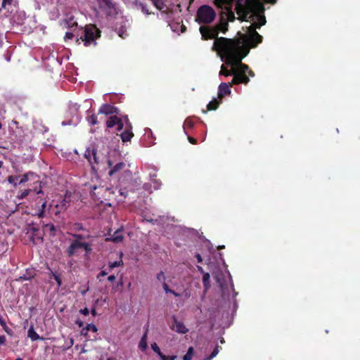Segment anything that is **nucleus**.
<instances>
[{
    "mask_svg": "<svg viewBox=\"0 0 360 360\" xmlns=\"http://www.w3.org/2000/svg\"><path fill=\"white\" fill-rule=\"evenodd\" d=\"M122 264H123V262H122V259H120V261H116V262H110L109 264V267L110 269H113V268L120 266H121Z\"/></svg>",
    "mask_w": 360,
    "mask_h": 360,
    "instance_id": "obj_32",
    "label": "nucleus"
},
{
    "mask_svg": "<svg viewBox=\"0 0 360 360\" xmlns=\"http://www.w3.org/2000/svg\"><path fill=\"white\" fill-rule=\"evenodd\" d=\"M196 258L198 262H200L202 261L201 255L200 254L196 255Z\"/></svg>",
    "mask_w": 360,
    "mask_h": 360,
    "instance_id": "obj_54",
    "label": "nucleus"
},
{
    "mask_svg": "<svg viewBox=\"0 0 360 360\" xmlns=\"http://www.w3.org/2000/svg\"><path fill=\"white\" fill-rule=\"evenodd\" d=\"M119 193L120 196L126 198L127 195V191L125 188H120Z\"/></svg>",
    "mask_w": 360,
    "mask_h": 360,
    "instance_id": "obj_40",
    "label": "nucleus"
},
{
    "mask_svg": "<svg viewBox=\"0 0 360 360\" xmlns=\"http://www.w3.org/2000/svg\"><path fill=\"white\" fill-rule=\"evenodd\" d=\"M77 323L79 325V327H82L83 325L82 322H77Z\"/></svg>",
    "mask_w": 360,
    "mask_h": 360,
    "instance_id": "obj_60",
    "label": "nucleus"
},
{
    "mask_svg": "<svg viewBox=\"0 0 360 360\" xmlns=\"http://www.w3.org/2000/svg\"><path fill=\"white\" fill-rule=\"evenodd\" d=\"M74 237L79 241V240H81L83 238V236L82 235H75Z\"/></svg>",
    "mask_w": 360,
    "mask_h": 360,
    "instance_id": "obj_50",
    "label": "nucleus"
},
{
    "mask_svg": "<svg viewBox=\"0 0 360 360\" xmlns=\"http://www.w3.org/2000/svg\"><path fill=\"white\" fill-rule=\"evenodd\" d=\"M124 123L126 125V130L120 134V136L123 142H127L131 140L133 136V133L131 132V124L127 117H124Z\"/></svg>",
    "mask_w": 360,
    "mask_h": 360,
    "instance_id": "obj_9",
    "label": "nucleus"
},
{
    "mask_svg": "<svg viewBox=\"0 0 360 360\" xmlns=\"http://www.w3.org/2000/svg\"><path fill=\"white\" fill-rule=\"evenodd\" d=\"M147 333H148V329L146 330L145 333L142 336V338L140 340L139 345V348L143 351L146 350L148 347Z\"/></svg>",
    "mask_w": 360,
    "mask_h": 360,
    "instance_id": "obj_21",
    "label": "nucleus"
},
{
    "mask_svg": "<svg viewBox=\"0 0 360 360\" xmlns=\"http://www.w3.org/2000/svg\"><path fill=\"white\" fill-rule=\"evenodd\" d=\"M216 14L214 9L209 6L204 5V24L212 22Z\"/></svg>",
    "mask_w": 360,
    "mask_h": 360,
    "instance_id": "obj_11",
    "label": "nucleus"
},
{
    "mask_svg": "<svg viewBox=\"0 0 360 360\" xmlns=\"http://www.w3.org/2000/svg\"><path fill=\"white\" fill-rule=\"evenodd\" d=\"M74 344V340L72 338H70L67 341H66V345L65 347H64V349H68L69 348H70Z\"/></svg>",
    "mask_w": 360,
    "mask_h": 360,
    "instance_id": "obj_34",
    "label": "nucleus"
},
{
    "mask_svg": "<svg viewBox=\"0 0 360 360\" xmlns=\"http://www.w3.org/2000/svg\"><path fill=\"white\" fill-rule=\"evenodd\" d=\"M195 21L200 25L199 32L202 37V6H200L198 9Z\"/></svg>",
    "mask_w": 360,
    "mask_h": 360,
    "instance_id": "obj_17",
    "label": "nucleus"
},
{
    "mask_svg": "<svg viewBox=\"0 0 360 360\" xmlns=\"http://www.w3.org/2000/svg\"><path fill=\"white\" fill-rule=\"evenodd\" d=\"M73 37V34L71 32H66L65 39H71Z\"/></svg>",
    "mask_w": 360,
    "mask_h": 360,
    "instance_id": "obj_46",
    "label": "nucleus"
},
{
    "mask_svg": "<svg viewBox=\"0 0 360 360\" xmlns=\"http://www.w3.org/2000/svg\"><path fill=\"white\" fill-rule=\"evenodd\" d=\"M79 312L85 316L88 315L89 314V310L88 308L82 309L79 311Z\"/></svg>",
    "mask_w": 360,
    "mask_h": 360,
    "instance_id": "obj_44",
    "label": "nucleus"
},
{
    "mask_svg": "<svg viewBox=\"0 0 360 360\" xmlns=\"http://www.w3.org/2000/svg\"><path fill=\"white\" fill-rule=\"evenodd\" d=\"M43 191L40 189L39 191H37V194H40V193H42Z\"/></svg>",
    "mask_w": 360,
    "mask_h": 360,
    "instance_id": "obj_61",
    "label": "nucleus"
},
{
    "mask_svg": "<svg viewBox=\"0 0 360 360\" xmlns=\"http://www.w3.org/2000/svg\"><path fill=\"white\" fill-rule=\"evenodd\" d=\"M250 82L248 76H243L242 75L238 74L233 77L231 82H221L218 88V98L220 100L228 94H231L230 88L234 84H247Z\"/></svg>",
    "mask_w": 360,
    "mask_h": 360,
    "instance_id": "obj_5",
    "label": "nucleus"
},
{
    "mask_svg": "<svg viewBox=\"0 0 360 360\" xmlns=\"http://www.w3.org/2000/svg\"><path fill=\"white\" fill-rule=\"evenodd\" d=\"M64 25L66 27H72L74 26H77V23L75 20L74 17L72 16H67V18L63 21Z\"/></svg>",
    "mask_w": 360,
    "mask_h": 360,
    "instance_id": "obj_22",
    "label": "nucleus"
},
{
    "mask_svg": "<svg viewBox=\"0 0 360 360\" xmlns=\"http://www.w3.org/2000/svg\"><path fill=\"white\" fill-rule=\"evenodd\" d=\"M13 0H3L1 6L3 8H5L7 5L11 4Z\"/></svg>",
    "mask_w": 360,
    "mask_h": 360,
    "instance_id": "obj_43",
    "label": "nucleus"
},
{
    "mask_svg": "<svg viewBox=\"0 0 360 360\" xmlns=\"http://www.w3.org/2000/svg\"><path fill=\"white\" fill-rule=\"evenodd\" d=\"M75 226H77V229L79 230L83 229V227L80 224H75Z\"/></svg>",
    "mask_w": 360,
    "mask_h": 360,
    "instance_id": "obj_56",
    "label": "nucleus"
},
{
    "mask_svg": "<svg viewBox=\"0 0 360 360\" xmlns=\"http://www.w3.org/2000/svg\"><path fill=\"white\" fill-rule=\"evenodd\" d=\"M229 18L230 20H233V19H234V13H231V14L229 16Z\"/></svg>",
    "mask_w": 360,
    "mask_h": 360,
    "instance_id": "obj_57",
    "label": "nucleus"
},
{
    "mask_svg": "<svg viewBox=\"0 0 360 360\" xmlns=\"http://www.w3.org/2000/svg\"><path fill=\"white\" fill-rule=\"evenodd\" d=\"M0 325L1 326H3L5 330L7 328L5 320L1 316H0Z\"/></svg>",
    "mask_w": 360,
    "mask_h": 360,
    "instance_id": "obj_45",
    "label": "nucleus"
},
{
    "mask_svg": "<svg viewBox=\"0 0 360 360\" xmlns=\"http://www.w3.org/2000/svg\"><path fill=\"white\" fill-rule=\"evenodd\" d=\"M80 248H84L86 253H89L91 250V247L88 243H82L78 241L77 240H75L74 242L72 243V244L69 247V256L74 255L77 252V250Z\"/></svg>",
    "mask_w": 360,
    "mask_h": 360,
    "instance_id": "obj_8",
    "label": "nucleus"
},
{
    "mask_svg": "<svg viewBox=\"0 0 360 360\" xmlns=\"http://www.w3.org/2000/svg\"><path fill=\"white\" fill-rule=\"evenodd\" d=\"M125 167V164L124 162H119L116 164L108 172L110 176H112L117 172L124 169Z\"/></svg>",
    "mask_w": 360,
    "mask_h": 360,
    "instance_id": "obj_19",
    "label": "nucleus"
},
{
    "mask_svg": "<svg viewBox=\"0 0 360 360\" xmlns=\"http://www.w3.org/2000/svg\"><path fill=\"white\" fill-rule=\"evenodd\" d=\"M219 348L221 347L219 345H215L212 353L209 356L204 357V360H211L212 358L216 356L219 352Z\"/></svg>",
    "mask_w": 360,
    "mask_h": 360,
    "instance_id": "obj_24",
    "label": "nucleus"
},
{
    "mask_svg": "<svg viewBox=\"0 0 360 360\" xmlns=\"http://www.w3.org/2000/svg\"><path fill=\"white\" fill-rule=\"evenodd\" d=\"M101 275L102 276H104L107 275V273L103 271H101Z\"/></svg>",
    "mask_w": 360,
    "mask_h": 360,
    "instance_id": "obj_59",
    "label": "nucleus"
},
{
    "mask_svg": "<svg viewBox=\"0 0 360 360\" xmlns=\"http://www.w3.org/2000/svg\"><path fill=\"white\" fill-rule=\"evenodd\" d=\"M214 44L225 57L226 65L231 67L229 70L222 65L219 75L226 77L233 75V77L238 74L248 77H255L254 72L249 66L242 63L243 58L248 54L249 50L244 48L239 40L220 37L216 39Z\"/></svg>",
    "mask_w": 360,
    "mask_h": 360,
    "instance_id": "obj_2",
    "label": "nucleus"
},
{
    "mask_svg": "<svg viewBox=\"0 0 360 360\" xmlns=\"http://www.w3.org/2000/svg\"><path fill=\"white\" fill-rule=\"evenodd\" d=\"M188 140L192 144H195L196 143V140L195 139L191 137V136H188Z\"/></svg>",
    "mask_w": 360,
    "mask_h": 360,
    "instance_id": "obj_47",
    "label": "nucleus"
},
{
    "mask_svg": "<svg viewBox=\"0 0 360 360\" xmlns=\"http://www.w3.org/2000/svg\"><path fill=\"white\" fill-rule=\"evenodd\" d=\"M117 131H121L124 126V123L122 121V120L120 119L119 122L117 123Z\"/></svg>",
    "mask_w": 360,
    "mask_h": 360,
    "instance_id": "obj_42",
    "label": "nucleus"
},
{
    "mask_svg": "<svg viewBox=\"0 0 360 360\" xmlns=\"http://www.w3.org/2000/svg\"><path fill=\"white\" fill-rule=\"evenodd\" d=\"M204 39H212L218 35L217 30H211L208 27L204 26Z\"/></svg>",
    "mask_w": 360,
    "mask_h": 360,
    "instance_id": "obj_14",
    "label": "nucleus"
},
{
    "mask_svg": "<svg viewBox=\"0 0 360 360\" xmlns=\"http://www.w3.org/2000/svg\"><path fill=\"white\" fill-rule=\"evenodd\" d=\"M2 167H3V162L0 161V168H1Z\"/></svg>",
    "mask_w": 360,
    "mask_h": 360,
    "instance_id": "obj_64",
    "label": "nucleus"
},
{
    "mask_svg": "<svg viewBox=\"0 0 360 360\" xmlns=\"http://www.w3.org/2000/svg\"><path fill=\"white\" fill-rule=\"evenodd\" d=\"M31 190L30 189H26V190H24L22 191V192H20V193L18 195V198L19 200H22L25 198H26L29 193H30Z\"/></svg>",
    "mask_w": 360,
    "mask_h": 360,
    "instance_id": "obj_29",
    "label": "nucleus"
},
{
    "mask_svg": "<svg viewBox=\"0 0 360 360\" xmlns=\"http://www.w3.org/2000/svg\"><path fill=\"white\" fill-rule=\"evenodd\" d=\"M141 6V11L143 13H145L146 15H149L150 14V12L146 6V5L143 4H140Z\"/></svg>",
    "mask_w": 360,
    "mask_h": 360,
    "instance_id": "obj_37",
    "label": "nucleus"
},
{
    "mask_svg": "<svg viewBox=\"0 0 360 360\" xmlns=\"http://www.w3.org/2000/svg\"><path fill=\"white\" fill-rule=\"evenodd\" d=\"M181 28H182V30H181V32H184V30H185V27H184V25H181Z\"/></svg>",
    "mask_w": 360,
    "mask_h": 360,
    "instance_id": "obj_63",
    "label": "nucleus"
},
{
    "mask_svg": "<svg viewBox=\"0 0 360 360\" xmlns=\"http://www.w3.org/2000/svg\"><path fill=\"white\" fill-rule=\"evenodd\" d=\"M30 175H33V173L25 174L22 176H20L18 184H24L28 181Z\"/></svg>",
    "mask_w": 360,
    "mask_h": 360,
    "instance_id": "obj_28",
    "label": "nucleus"
},
{
    "mask_svg": "<svg viewBox=\"0 0 360 360\" xmlns=\"http://www.w3.org/2000/svg\"><path fill=\"white\" fill-rule=\"evenodd\" d=\"M87 120L90 124L95 125L97 124V117L95 115L89 116Z\"/></svg>",
    "mask_w": 360,
    "mask_h": 360,
    "instance_id": "obj_31",
    "label": "nucleus"
},
{
    "mask_svg": "<svg viewBox=\"0 0 360 360\" xmlns=\"http://www.w3.org/2000/svg\"><path fill=\"white\" fill-rule=\"evenodd\" d=\"M123 240L122 231L120 229H117L113 233L110 238H107L106 240H111L114 243H120Z\"/></svg>",
    "mask_w": 360,
    "mask_h": 360,
    "instance_id": "obj_15",
    "label": "nucleus"
},
{
    "mask_svg": "<svg viewBox=\"0 0 360 360\" xmlns=\"http://www.w3.org/2000/svg\"><path fill=\"white\" fill-rule=\"evenodd\" d=\"M91 313L93 316H96L97 313H96V309L95 308H93L91 311Z\"/></svg>",
    "mask_w": 360,
    "mask_h": 360,
    "instance_id": "obj_53",
    "label": "nucleus"
},
{
    "mask_svg": "<svg viewBox=\"0 0 360 360\" xmlns=\"http://www.w3.org/2000/svg\"><path fill=\"white\" fill-rule=\"evenodd\" d=\"M224 314L220 304V300H214V302L212 303V307L208 308L205 313V319L204 320L205 326L208 327L210 330H212L214 327H220L222 324Z\"/></svg>",
    "mask_w": 360,
    "mask_h": 360,
    "instance_id": "obj_4",
    "label": "nucleus"
},
{
    "mask_svg": "<svg viewBox=\"0 0 360 360\" xmlns=\"http://www.w3.org/2000/svg\"><path fill=\"white\" fill-rule=\"evenodd\" d=\"M20 176H9L8 177V181L10 184H13L15 186H16L18 184Z\"/></svg>",
    "mask_w": 360,
    "mask_h": 360,
    "instance_id": "obj_26",
    "label": "nucleus"
},
{
    "mask_svg": "<svg viewBox=\"0 0 360 360\" xmlns=\"http://www.w3.org/2000/svg\"><path fill=\"white\" fill-rule=\"evenodd\" d=\"M264 1L266 3L274 4L276 2L277 0H264Z\"/></svg>",
    "mask_w": 360,
    "mask_h": 360,
    "instance_id": "obj_51",
    "label": "nucleus"
},
{
    "mask_svg": "<svg viewBox=\"0 0 360 360\" xmlns=\"http://www.w3.org/2000/svg\"><path fill=\"white\" fill-rule=\"evenodd\" d=\"M163 288H164L165 291L167 293H168V292L172 293V294H173V295H174V296H176V297L179 296V294H178V293L175 292H174V290H170V289L169 288V286L167 285V284L166 283H163Z\"/></svg>",
    "mask_w": 360,
    "mask_h": 360,
    "instance_id": "obj_30",
    "label": "nucleus"
},
{
    "mask_svg": "<svg viewBox=\"0 0 360 360\" xmlns=\"http://www.w3.org/2000/svg\"><path fill=\"white\" fill-rule=\"evenodd\" d=\"M194 125V122L193 121L192 119L191 118H187L184 123V125H183V128H184V132L185 134H187V129L188 128H192Z\"/></svg>",
    "mask_w": 360,
    "mask_h": 360,
    "instance_id": "obj_25",
    "label": "nucleus"
},
{
    "mask_svg": "<svg viewBox=\"0 0 360 360\" xmlns=\"http://www.w3.org/2000/svg\"><path fill=\"white\" fill-rule=\"evenodd\" d=\"M41 210H42L43 211H44V210H45V208H46V201H44V202L42 203V205H41Z\"/></svg>",
    "mask_w": 360,
    "mask_h": 360,
    "instance_id": "obj_52",
    "label": "nucleus"
},
{
    "mask_svg": "<svg viewBox=\"0 0 360 360\" xmlns=\"http://www.w3.org/2000/svg\"><path fill=\"white\" fill-rule=\"evenodd\" d=\"M115 276L114 275H111L108 276V280L110 282H113L115 280Z\"/></svg>",
    "mask_w": 360,
    "mask_h": 360,
    "instance_id": "obj_49",
    "label": "nucleus"
},
{
    "mask_svg": "<svg viewBox=\"0 0 360 360\" xmlns=\"http://www.w3.org/2000/svg\"><path fill=\"white\" fill-rule=\"evenodd\" d=\"M46 228H50V229H51V231H54V226H53V225L47 224V225H46Z\"/></svg>",
    "mask_w": 360,
    "mask_h": 360,
    "instance_id": "obj_58",
    "label": "nucleus"
},
{
    "mask_svg": "<svg viewBox=\"0 0 360 360\" xmlns=\"http://www.w3.org/2000/svg\"><path fill=\"white\" fill-rule=\"evenodd\" d=\"M172 319V323L170 325V328L172 330L181 334H185L188 331V329L186 328L184 324L178 321L175 316H173Z\"/></svg>",
    "mask_w": 360,
    "mask_h": 360,
    "instance_id": "obj_10",
    "label": "nucleus"
},
{
    "mask_svg": "<svg viewBox=\"0 0 360 360\" xmlns=\"http://www.w3.org/2000/svg\"><path fill=\"white\" fill-rule=\"evenodd\" d=\"M27 336L32 341L42 340V338L35 332L34 327L31 326L27 331Z\"/></svg>",
    "mask_w": 360,
    "mask_h": 360,
    "instance_id": "obj_20",
    "label": "nucleus"
},
{
    "mask_svg": "<svg viewBox=\"0 0 360 360\" xmlns=\"http://www.w3.org/2000/svg\"><path fill=\"white\" fill-rule=\"evenodd\" d=\"M157 278L158 281L162 282L163 283H165V276L162 271L158 274Z\"/></svg>",
    "mask_w": 360,
    "mask_h": 360,
    "instance_id": "obj_35",
    "label": "nucleus"
},
{
    "mask_svg": "<svg viewBox=\"0 0 360 360\" xmlns=\"http://www.w3.org/2000/svg\"><path fill=\"white\" fill-rule=\"evenodd\" d=\"M116 112V108L110 105L104 104L99 109V113L104 115H111Z\"/></svg>",
    "mask_w": 360,
    "mask_h": 360,
    "instance_id": "obj_13",
    "label": "nucleus"
},
{
    "mask_svg": "<svg viewBox=\"0 0 360 360\" xmlns=\"http://www.w3.org/2000/svg\"><path fill=\"white\" fill-rule=\"evenodd\" d=\"M84 155L91 165H92L93 163H98V158L96 157V154L94 150L87 149L85 152Z\"/></svg>",
    "mask_w": 360,
    "mask_h": 360,
    "instance_id": "obj_12",
    "label": "nucleus"
},
{
    "mask_svg": "<svg viewBox=\"0 0 360 360\" xmlns=\"http://www.w3.org/2000/svg\"><path fill=\"white\" fill-rule=\"evenodd\" d=\"M221 103V100L218 98H214L207 105V110H215L219 105Z\"/></svg>",
    "mask_w": 360,
    "mask_h": 360,
    "instance_id": "obj_18",
    "label": "nucleus"
},
{
    "mask_svg": "<svg viewBox=\"0 0 360 360\" xmlns=\"http://www.w3.org/2000/svg\"><path fill=\"white\" fill-rule=\"evenodd\" d=\"M101 9L107 15H112L117 13L115 4L112 0H97Z\"/></svg>",
    "mask_w": 360,
    "mask_h": 360,
    "instance_id": "obj_7",
    "label": "nucleus"
},
{
    "mask_svg": "<svg viewBox=\"0 0 360 360\" xmlns=\"http://www.w3.org/2000/svg\"><path fill=\"white\" fill-rule=\"evenodd\" d=\"M119 120H120V118H118L116 116L110 117V118L108 120V121L106 122L107 127L108 128L113 127L114 126L117 125V123L119 122Z\"/></svg>",
    "mask_w": 360,
    "mask_h": 360,
    "instance_id": "obj_23",
    "label": "nucleus"
},
{
    "mask_svg": "<svg viewBox=\"0 0 360 360\" xmlns=\"http://www.w3.org/2000/svg\"><path fill=\"white\" fill-rule=\"evenodd\" d=\"M236 10L238 14H241L243 20L253 21V23L248 27L251 46L256 47L262 41L261 36L256 29H259L266 22V18L263 14L264 8L262 7L261 12L257 11L255 8L253 0H238L236 4Z\"/></svg>",
    "mask_w": 360,
    "mask_h": 360,
    "instance_id": "obj_3",
    "label": "nucleus"
},
{
    "mask_svg": "<svg viewBox=\"0 0 360 360\" xmlns=\"http://www.w3.org/2000/svg\"><path fill=\"white\" fill-rule=\"evenodd\" d=\"M44 216V211H43L42 210H40L39 213V217H43Z\"/></svg>",
    "mask_w": 360,
    "mask_h": 360,
    "instance_id": "obj_55",
    "label": "nucleus"
},
{
    "mask_svg": "<svg viewBox=\"0 0 360 360\" xmlns=\"http://www.w3.org/2000/svg\"><path fill=\"white\" fill-rule=\"evenodd\" d=\"M86 330H91V331H92L94 333H96L98 330L96 326L94 324H88L86 326Z\"/></svg>",
    "mask_w": 360,
    "mask_h": 360,
    "instance_id": "obj_36",
    "label": "nucleus"
},
{
    "mask_svg": "<svg viewBox=\"0 0 360 360\" xmlns=\"http://www.w3.org/2000/svg\"><path fill=\"white\" fill-rule=\"evenodd\" d=\"M6 342V337L2 335L0 336V345H4Z\"/></svg>",
    "mask_w": 360,
    "mask_h": 360,
    "instance_id": "obj_48",
    "label": "nucleus"
},
{
    "mask_svg": "<svg viewBox=\"0 0 360 360\" xmlns=\"http://www.w3.org/2000/svg\"><path fill=\"white\" fill-rule=\"evenodd\" d=\"M53 276L54 279L57 282L58 285L60 286L62 284V281H61L60 276L54 273H53Z\"/></svg>",
    "mask_w": 360,
    "mask_h": 360,
    "instance_id": "obj_38",
    "label": "nucleus"
},
{
    "mask_svg": "<svg viewBox=\"0 0 360 360\" xmlns=\"http://www.w3.org/2000/svg\"><path fill=\"white\" fill-rule=\"evenodd\" d=\"M193 354V347H189L187 353L184 356L183 359L184 360H191Z\"/></svg>",
    "mask_w": 360,
    "mask_h": 360,
    "instance_id": "obj_27",
    "label": "nucleus"
},
{
    "mask_svg": "<svg viewBox=\"0 0 360 360\" xmlns=\"http://www.w3.org/2000/svg\"><path fill=\"white\" fill-rule=\"evenodd\" d=\"M152 1L157 8H161V6L162 5V0H152Z\"/></svg>",
    "mask_w": 360,
    "mask_h": 360,
    "instance_id": "obj_41",
    "label": "nucleus"
},
{
    "mask_svg": "<svg viewBox=\"0 0 360 360\" xmlns=\"http://www.w3.org/2000/svg\"><path fill=\"white\" fill-rule=\"evenodd\" d=\"M151 348L155 353L158 354V356L161 354L162 352L157 343L154 342L151 344Z\"/></svg>",
    "mask_w": 360,
    "mask_h": 360,
    "instance_id": "obj_33",
    "label": "nucleus"
},
{
    "mask_svg": "<svg viewBox=\"0 0 360 360\" xmlns=\"http://www.w3.org/2000/svg\"><path fill=\"white\" fill-rule=\"evenodd\" d=\"M210 245V242L204 238V248H208L210 252V258L207 263L210 272H204V295L210 287V278L212 276L221 290L222 298L224 300H229L231 294L235 297L237 292L234 290L231 276L226 269L227 266L222 254L218 252L219 250L224 248V245H219L217 249Z\"/></svg>",
    "mask_w": 360,
    "mask_h": 360,
    "instance_id": "obj_1",
    "label": "nucleus"
},
{
    "mask_svg": "<svg viewBox=\"0 0 360 360\" xmlns=\"http://www.w3.org/2000/svg\"><path fill=\"white\" fill-rule=\"evenodd\" d=\"M162 360H174L175 356H165L162 353L159 356Z\"/></svg>",
    "mask_w": 360,
    "mask_h": 360,
    "instance_id": "obj_39",
    "label": "nucleus"
},
{
    "mask_svg": "<svg viewBox=\"0 0 360 360\" xmlns=\"http://www.w3.org/2000/svg\"><path fill=\"white\" fill-rule=\"evenodd\" d=\"M70 200L64 198L62 200L60 204L56 205L58 210L55 212L56 215H58L60 212L67 210L69 206Z\"/></svg>",
    "mask_w": 360,
    "mask_h": 360,
    "instance_id": "obj_16",
    "label": "nucleus"
},
{
    "mask_svg": "<svg viewBox=\"0 0 360 360\" xmlns=\"http://www.w3.org/2000/svg\"><path fill=\"white\" fill-rule=\"evenodd\" d=\"M100 36L98 30L93 25H86L84 30V44L88 46L94 41L95 39Z\"/></svg>",
    "mask_w": 360,
    "mask_h": 360,
    "instance_id": "obj_6",
    "label": "nucleus"
},
{
    "mask_svg": "<svg viewBox=\"0 0 360 360\" xmlns=\"http://www.w3.org/2000/svg\"><path fill=\"white\" fill-rule=\"evenodd\" d=\"M108 165H109L110 167H111V165H112V162H111V161H110V160H108Z\"/></svg>",
    "mask_w": 360,
    "mask_h": 360,
    "instance_id": "obj_62",
    "label": "nucleus"
}]
</instances>
